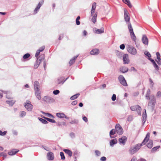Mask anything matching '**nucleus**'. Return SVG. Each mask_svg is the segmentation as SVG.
I'll return each instance as SVG.
<instances>
[{"label":"nucleus","instance_id":"nucleus-53","mask_svg":"<svg viewBox=\"0 0 161 161\" xmlns=\"http://www.w3.org/2000/svg\"><path fill=\"white\" fill-rule=\"evenodd\" d=\"M119 47L121 49L123 50L125 49V45L124 44H122L120 45Z\"/></svg>","mask_w":161,"mask_h":161},{"label":"nucleus","instance_id":"nucleus-39","mask_svg":"<svg viewBox=\"0 0 161 161\" xmlns=\"http://www.w3.org/2000/svg\"><path fill=\"white\" fill-rule=\"evenodd\" d=\"M26 113L24 111H22L20 112V116L21 117H23L26 115Z\"/></svg>","mask_w":161,"mask_h":161},{"label":"nucleus","instance_id":"nucleus-46","mask_svg":"<svg viewBox=\"0 0 161 161\" xmlns=\"http://www.w3.org/2000/svg\"><path fill=\"white\" fill-rule=\"evenodd\" d=\"M156 56H157V59H161V58H160V53H159V52H157L156 53Z\"/></svg>","mask_w":161,"mask_h":161},{"label":"nucleus","instance_id":"nucleus-26","mask_svg":"<svg viewBox=\"0 0 161 161\" xmlns=\"http://www.w3.org/2000/svg\"><path fill=\"white\" fill-rule=\"evenodd\" d=\"M147 147L150 148H151L153 146V141L151 140L149 141L148 143L147 144Z\"/></svg>","mask_w":161,"mask_h":161},{"label":"nucleus","instance_id":"nucleus-30","mask_svg":"<svg viewBox=\"0 0 161 161\" xmlns=\"http://www.w3.org/2000/svg\"><path fill=\"white\" fill-rule=\"evenodd\" d=\"M41 52L38 50L37 51L36 53L35 54V56L37 58V59H39L40 58V57H38L39 55H40V53Z\"/></svg>","mask_w":161,"mask_h":161},{"label":"nucleus","instance_id":"nucleus-43","mask_svg":"<svg viewBox=\"0 0 161 161\" xmlns=\"http://www.w3.org/2000/svg\"><path fill=\"white\" fill-rule=\"evenodd\" d=\"M159 147H160V146H157V147H154L152 149V152H153L156 151L159 148Z\"/></svg>","mask_w":161,"mask_h":161},{"label":"nucleus","instance_id":"nucleus-60","mask_svg":"<svg viewBox=\"0 0 161 161\" xmlns=\"http://www.w3.org/2000/svg\"><path fill=\"white\" fill-rule=\"evenodd\" d=\"M139 161H147L146 160L142 158H141L139 159Z\"/></svg>","mask_w":161,"mask_h":161},{"label":"nucleus","instance_id":"nucleus-1","mask_svg":"<svg viewBox=\"0 0 161 161\" xmlns=\"http://www.w3.org/2000/svg\"><path fill=\"white\" fill-rule=\"evenodd\" d=\"M150 137V133H147L146 137L141 144H137L135 146L130 147L129 152L131 154H133L137 152L140 148L141 146L145 145L149 140Z\"/></svg>","mask_w":161,"mask_h":161},{"label":"nucleus","instance_id":"nucleus-58","mask_svg":"<svg viewBox=\"0 0 161 161\" xmlns=\"http://www.w3.org/2000/svg\"><path fill=\"white\" fill-rule=\"evenodd\" d=\"M83 119L85 122H87L88 121L87 120V118L85 117V116H84V117H83Z\"/></svg>","mask_w":161,"mask_h":161},{"label":"nucleus","instance_id":"nucleus-50","mask_svg":"<svg viewBox=\"0 0 161 161\" xmlns=\"http://www.w3.org/2000/svg\"><path fill=\"white\" fill-rule=\"evenodd\" d=\"M45 48V47L44 46H42L38 50L40 51L41 52L43 51Z\"/></svg>","mask_w":161,"mask_h":161},{"label":"nucleus","instance_id":"nucleus-63","mask_svg":"<svg viewBox=\"0 0 161 161\" xmlns=\"http://www.w3.org/2000/svg\"><path fill=\"white\" fill-rule=\"evenodd\" d=\"M145 110V113H143L142 115V116L143 118L145 117V116L146 115V110L145 109H144Z\"/></svg>","mask_w":161,"mask_h":161},{"label":"nucleus","instance_id":"nucleus-17","mask_svg":"<svg viewBox=\"0 0 161 161\" xmlns=\"http://www.w3.org/2000/svg\"><path fill=\"white\" fill-rule=\"evenodd\" d=\"M19 151V150L17 149H13L10 151L8 152V154L10 155H13L16 154Z\"/></svg>","mask_w":161,"mask_h":161},{"label":"nucleus","instance_id":"nucleus-6","mask_svg":"<svg viewBox=\"0 0 161 161\" xmlns=\"http://www.w3.org/2000/svg\"><path fill=\"white\" fill-rule=\"evenodd\" d=\"M126 48L128 52L130 53L133 55L136 54L137 53L135 47H130V46L128 45L126 47Z\"/></svg>","mask_w":161,"mask_h":161},{"label":"nucleus","instance_id":"nucleus-18","mask_svg":"<svg viewBox=\"0 0 161 161\" xmlns=\"http://www.w3.org/2000/svg\"><path fill=\"white\" fill-rule=\"evenodd\" d=\"M35 95L39 100L41 99V92L40 90L35 91Z\"/></svg>","mask_w":161,"mask_h":161},{"label":"nucleus","instance_id":"nucleus-52","mask_svg":"<svg viewBox=\"0 0 161 161\" xmlns=\"http://www.w3.org/2000/svg\"><path fill=\"white\" fill-rule=\"evenodd\" d=\"M47 116L49 117L52 118H54L53 115L47 113Z\"/></svg>","mask_w":161,"mask_h":161},{"label":"nucleus","instance_id":"nucleus-5","mask_svg":"<svg viewBox=\"0 0 161 161\" xmlns=\"http://www.w3.org/2000/svg\"><path fill=\"white\" fill-rule=\"evenodd\" d=\"M130 109L132 111H136L138 114H141L142 108L138 105H136L130 107Z\"/></svg>","mask_w":161,"mask_h":161},{"label":"nucleus","instance_id":"nucleus-4","mask_svg":"<svg viewBox=\"0 0 161 161\" xmlns=\"http://www.w3.org/2000/svg\"><path fill=\"white\" fill-rule=\"evenodd\" d=\"M128 28L129 30L132 39L133 41L135 42L136 39V38L135 35V34L134 33L133 29L131 23H129Z\"/></svg>","mask_w":161,"mask_h":161},{"label":"nucleus","instance_id":"nucleus-16","mask_svg":"<svg viewBox=\"0 0 161 161\" xmlns=\"http://www.w3.org/2000/svg\"><path fill=\"white\" fill-rule=\"evenodd\" d=\"M99 53V50L97 49H93L90 52V54L92 55H97Z\"/></svg>","mask_w":161,"mask_h":161},{"label":"nucleus","instance_id":"nucleus-7","mask_svg":"<svg viewBox=\"0 0 161 161\" xmlns=\"http://www.w3.org/2000/svg\"><path fill=\"white\" fill-rule=\"evenodd\" d=\"M25 107L28 111H31L33 108V106L31 104L30 102L27 100L24 104Z\"/></svg>","mask_w":161,"mask_h":161},{"label":"nucleus","instance_id":"nucleus-13","mask_svg":"<svg viewBox=\"0 0 161 161\" xmlns=\"http://www.w3.org/2000/svg\"><path fill=\"white\" fill-rule=\"evenodd\" d=\"M126 140V137L125 136H123L121 138H120L119 140L120 143L122 144L123 145H125Z\"/></svg>","mask_w":161,"mask_h":161},{"label":"nucleus","instance_id":"nucleus-62","mask_svg":"<svg viewBox=\"0 0 161 161\" xmlns=\"http://www.w3.org/2000/svg\"><path fill=\"white\" fill-rule=\"evenodd\" d=\"M83 34L84 35V36H86L87 34V32L85 30L83 32Z\"/></svg>","mask_w":161,"mask_h":161},{"label":"nucleus","instance_id":"nucleus-64","mask_svg":"<svg viewBox=\"0 0 161 161\" xmlns=\"http://www.w3.org/2000/svg\"><path fill=\"white\" fill-rule=\"evenodd\" d=\"M79 106L80 107H82L83 106V104L82 103H80L79 104Z\"/></svg>","mask_w":161,"mask_h":161},{"label":"nucleus","instance_id":"nucleus-20","mask_svg":"<svg viewBox=\"0 0 161 161\" xmlns=\"http://www.w3.org/2000/svg\"><path fill=\"white\" fill-rule=\"evenodd\" d=\"M91 15L92 16V20L94 23H95L96 21L97 13H95L92 15L91 14Z\"/></svg>","mask_w":161,"mask_h":161},{"label":"nucleus","instance_id":"nucleus-45","mask_svg":"<svg viewBox=\"0 0 161 161\" xmlns=\"http://www.w3.org/2000/svg\"><path fill=\"white\" fill-rule=\"evenodd\" d=\"M145 55H147L149 58H150L151 57L150 54L148 52H146L144 53Z\"/></svg>","mask_w":161,"mask_h":161},{"label":"nucleus","instance_id":"nucleus-41","mask_svg":"<svg viewBox=\"0 0 161 161\" xmlns=\"http://www.w3.org/2000/svg\"><path fill=\"white\" fill-rule=\"evenodd\" d=\"M155 69L157 70H158L159 69V67L157 64L155 62L153 64Z\"/></svg>","mask_w":161,"mask_h":161},{"label":"nucleus","instance_id":"nucleus-29","mask_svg":"<svg viewBox=\"0 0 161 161\" xmlns=\"http://www.w3.org/2000/svg\"><path fill=\"white\" fill-rule=\"evenodd\" d=\"M44 118L47 121H48L50 122L53 123H55L56 122L53 119H50V118H46V117H44Z\"/></svg>","mask_w":161,"mask_h":161},{"label":"nucleus","instance_id":"nucleus-3","mask_svg":"<svg viewBox=\"0 0 161 161\" xmlns=\"http://www.w3.org/2000/svg\"><path fill=\"white\" fill-rule=\"evenodd\" d=\"M124 19L125 21L127 23L128 27H129V23H131L130 22V16L129 13L128 12L127 10L124 8Z\"/></svg>","mask_w":161,"mask_h":161},{"label":"nucleus","instance_id":"nucleus-48","mask_svg":"<svg viewBox=\"0 0 161 161\" xmlns=\"http://www.w3.org/2000/svg\"><path fill=\"white\" fill-rule=\"evenodd\" d=\"M95 153L97 156H99L100 154V152L98 150H96L95 151Z\"/></svg>","mask_w":161,"mask_h":161},{"label":"nucleus","instance_id":"nucleus-34","mask_svg":"<svg viewBox=\"0 0 161 161\" xmlns=\"http://www.w3.org/2000/svg\"><path fill=\"white\" fill-rule=\"evenodd\" d=\"M79 95L80 94L78 93L72 96V97H71V99L74 100L76 98L78 97Z\"/></svg>","mask_w":161,"mask_h":161},{"label":"nucleus","instance_id":"nucleus-56","mask_svg":"<svg viewBox=\"0 0 161 161\" xmlns=\"http://www.w3.org/2000/svg\"><path fill=\"white\" fill-rule=\"evenodd\" d=\"M77 103V101L76 100H75L72 102L71 104L73 105H76Z\"/></svg>","mask_w":161,"mask_h":161},{"label":"nucleus","instance_id":"nucleus-12","mask_svg":"<svg viewBox=\"0 0 161 161\" xmlns=\"http://www.w3.org/2000/svg\"><path fill=\"white\" fill-rule=\"evenodd\" d=\"M47 158L49 160H53L54 158L53 153L51 152L48 153L47 154Z\"/></svg>","mask_w":161,"mask_h":161},{"label":"nucleus","instance_id":"nucleus-36","mask_svg":"<svg viewBox=\"0 0 161 161\" xmlns=\"http://www.w3.org/2000/svg\"><path fill=\"white\" fill-rule=\"evenodd\" d=\"M30 54L27 53L25 54L23 57V58L24 59H26L29 58L30 57Z\"/></svg>","mask_w":161,"mask_h":161},{"label":"nucleus","instance_id":"nucleus-15","mask_svg":"<svg viewBox=\"0 0 161 161\" xmlns=\"http://www.w3.org/2000/svg\"><path fill=\"white\" fill-rule=\"evenodd\" d=\"M43 100L46 102H50L51 101H52L53 99L48 96H45L43 98Z\"/></svg>","mask_w":161,"mask_h":161},{"label":"nucleus","instance_id":"nucleus-55","mask_svg":"<svg viewBox=\"0 0 161 161\" xmlns=\"http://www.w3.org/2000/svg\"><path fill=\"white\" fill-rule=\"evenodd\" d=\"M106 160V158L105 157H102L100 158V160L101 161H105Z\"/></svg>","mask_w":161,"mask_h":161},{"label":"nucleus","instance_id":"nucleus-42","mask_svg":"<svg viewBox=\"0 0 161 161\" xmlns=\"http://www.w3.org/2000/svg\"><path fill=\"white\" fill-rule=\"evenodd\" d=\"M6 97L7 98L10 99H12V96H11L10 93H8L6 95Z\"/></svg>","mask_w":161,"mask_h":161},{"label":"nucleus","instance_id":"nucleus-33","mask_svg":"<svg viewBox=\"0 0 161 161\" xmlns=\"http://www.w3.org/2000/svg\"><path fill=\"white\" fill-rule=\"evenodd\" d=\"M63 78L61 77L60 79H58V84H59L61 83L63 84L64 82V81H63Z\"/></svg>","mask_w":161,"mask_h":161},{"label":"nucleus","instance_id":"nucleus-35","mask_svg":"<svg viewBox=\"0 0 161 161\" xmlns=\"http://www.w3.org/2000/svg\"><path fill=\"white\" fill-rule=\"evenodd\" d=\"M39 119L40 121L41 122H42L43 123L46 124L48 123V122L46 120L43 119L42 118H39Z\"/></svg>","mask_w":161,"mask_h":161},{"label":"nucleus","instance_id":"nucleus-24","mask_svg":"<svg viewBox=\"0 0 161 161\" xmlns=\"http://www.w3.org/2000/svg\"><path fill=\"white\" fill-rule=\"evenodd\" d=\"M123 1L130 8H131L132 7V5L129 0H123Z\"/></svg>","mask_w":161,"mask_h":161},{"label":"nucleus","instance_id":"nucleus-9","mask_svg":"<svg viewBox=\"0 0 161 161\" xmlns=\"http://www.w3.org/2000/svg\"><path fill=\"white\" fill-rule=\"evenodd\" d=\"M119 80L120 83L123 85L126 86L127 85L126 82L124 78V76L122 75H120L119 77Z\"/></svg>","mask_w":161,"mask_h":161},{"label":"nucleus","instance_id":"nucleus-44","mask_svg":"<svg viewBox=\"0 0 161 161\" xmlns=\"http://www.w3.org/2000/svg\"><path fill=\"white\" fill-rule=\"evenodd\" d=\"M7 132L6 131H4L3 132H2L1 130H0V135L2 136H5Z\"/></svg>","mask_w":161,"mask_h":161},{"label":"nucleus","instance_id":"nucleus-32","mask_svg":"<svg viewBox=\"0 0 161 161\" xmlns=\"http://www.w3.org/2000/svg\"><path fill=\"white\" fill-rule=\"evenodd\" d=\"M41 5L42 4L39 2L35 9V11L36 12V13L37 11L39 9Z\"/></svg>","mask_w":161,"mask_h":161},{"label":"nucleus","instance_id":"nucleus-19","mask_svg":"<svg viewBox=\"0 0 161 161\" xmlns=\"http://www.w3.org/2000/svg\"><path fill=\"white\" fill-rule=\"evenodd\" d=\"M34 86L35 91H36L38 90H40L39 88H40V86L38 81H35V82Z\"/></svg>","mask_w":161,"mask_h":161},{"label":"nucleus","instance_id":"nucleus-51","mask_svg":"<svg viewBox=\"0 0 161 161\" xmlns=\"http://www.w3.org/2000/svg\"><path fill=\"white\" fill-rule=\"evenodd\" d=\"M161 59H158L156 60L158 65H161Z\"/></svg>","mask_w":161,"mask_h":161},{"label":"nucleus","instance_id":"nucleus-23","mask_svg":"<svg viewBox=\"0 0 161 161\" xmlns=\"http://www.w3.org/2000/svg\"><path fill=\"white\" fill-rule=\"evenodd\" d=\"M120 71L123 73H125L128 71V69L125 66L122 67L120 68Z\"/></svg>","mask_w":161,"mask_h":161},{"label":"nucleus","instance_id":"nucleus-21","mask_svg":"<svg viewBox=\"0 0 161 161\" xmlns=\"http://www.w3.org/2000/svg\"><path fill=\"white\" fill-rule=\"evenodd\" d=\"M142 41L143 43L145 45H148V39L147 37L146 36H143L142 38Z\"/></svg>","mask_w":161,"mask_h":161},{"label":"nucleus","instance_id":"nucleus-49","mask_svg":"<svg viewBox=\"0 0 161 161\" xmlns=\"http://www.w3.org/2000/svg\"><path fill=\"white\" fill-rule=\"evenodd\" d=\"M53 93L55 95H57L59 93V91L58 90H55L53 91Z\"/></svg>","mask_w":161,"mask_h":161},{"label":"nucleus","instance_id":"nucleus-22","mask_svg":"<svg viewBox=\"0 0 161 161\" xmlns=\"http://www.w3.org/2000/svg\"><path fill=\"white\" fill-rule=\"evenodd\" d=\"M104 28L102 27L100 29H95V32L97 34H100L104 32Z\"/></svg>","mask_w":161,"mask_h":161},{"label":"nucleus","instance_id":"nucleus-10","mask_svg":"<svg viewBox=\"0 0 161 161\" xmlns=\"http://www.w3.org/2000/svg\"><path fill=\"white\" fill-rule=\"evenodd\" d=\"M41 56L42 57V58L41 59H39L37 60L36 63L35 64L34 67L35 69H36L38 67L41 61L43 59H44V55L43 54L42 55H41Z\"/></svg>","mask_w":161,"mask_h":161},{"label":"nucleus","instance_id":"nucleus-37","mask_svg":"<svg viewBox=\"0 0 161 161\" xmlns=\"http://www.w3.org/2000/svg\"><path fill=\"white\" fill-rule=\"evenodd\" d=\"M60 155L61 157V159L62 160H64L65 159V157L64 155V153L63 152H60Z\"/></svg>","mask_w":161,"mask_h":161},{"label":"nucleus","instance_id":"nucleus-8","mask_svg":"<svg viewBox=\"0 0 161 161\" xmlns=\"http://www.w3.org/2000/svg\"><path fill=\"white\" fill-rule=\"evenodd\" d=\"M115 130L117 133L119 135H122L123 133V130L119 124L116 125Z\"/></svg>","mask_w":161,"mask_h":161},{"label":"nucleus","instance_id":"nucleus-2","mask_svg":"<svg viewBox=\"0 0 161 161\" xmlns=\"http://www.w3.org/2000/svg\"><path fill=\"white\" fill-rule=\"evenodd\" d=\"M151 91L150 89H148L147 91L145 96L146 98L149 99V101L148 103V107L153 108L155 104L156 100L155 97L153 95L150 96Z\"/></svg>","mask_w":161,"mask_h":161},{"label":"nucleus","instance_id":"nucleus-59","mask_svg":"<svg viewBox=\"0 0 161 161\" xmlns=\"http://www.w3.org/2000/svg\"><path fill=\"white\" fill-rule=\"evenodd\" d=\"M149 60L152 62L153 64L154 63H155V62L154 60L152 58H149Z\"/></svg>","mask_w":161,"mask_h":161},{"label":"nucleus","instance_id":"nucleus-61","mask_svg":"<svg viewBox=\"0 0 161 161\" xmlns=\"http://www.w3.org/2000/svg\"><path fill=\"white\" fill-rule=\"evenodd\" d=\"M63 35H60L59 36V37L58 38L59 40H61L63 38Z\"/></svg>","mask_w":161,"mask_h":161},{"label":"nucleus","instance_id":"nucleus-38","mask_svg":"<svg viewBox=\"0 0 161 161\" xmlns=\"http://www.w3.org/2000/svg\"><path fill=\"white\" fill-rule=\"evenodd\" d=\"M78 56V55L75 56L73 57L72 59H71V64L74 63L75 62V59L77 58Z\"/></svg>","mask_w":161,"mask_h":161},{"label":"nucleus","instance_id":"nucleus-40","mask_svg":"<svg viewBox=\"0 0 161 161\" xmlns=\"http://www.w3.org/2000/svg\"><path fill=\"white\" fill-rule=\"evenodd\" d=\"M63 151L66 153L69 156H70V151L68 149H64Z\"/></svg>","mask_w":161,"mask_h":161},{"label":"nucleus","instance_id":"nucleus-14","mask_svg":"<svg viewBox=\"0 0 161 161\" xmlns=\"http://www.w3.org/2000/svg\"><path fill=\"white\" fill-rule=\"evenodd\" d=\"M96 7V3H92V10L91 11V14H93L95 13H97V12H95V9Z\"/></svg>","mask_w":161,"mask_h":161},{"label":"nucleus","instance_id":"nucleus-25","mask_svg":"<svg viewBox=\"0 0 161 161\" xmlns=\"http://www.w3.org/2000/svg\"><path fill=\"white\" fill-rule=\"evenodd\" d=\"M56 116L58 118H62L65 117V115L63 113H58L56 114Z\"/></svg>","mask_w":161,"mask_h":161},{"label":"nucleus","instance_id":"nucleus-31","mask_svg":"<svg viewBox=\"0 0 161 161\" xmlns=\"http://www.w3.org/2000/svg\"><path fill=\"white\" fill-rule=\"evenodd\" d=\"M116 131L114 129H112L110 132L109 134L111 137V136L113 135H114L116 132Z\"/></svg>","mask_w":161,"mask_h":161},{"label":"nucleus","instance_id":"nucleus-54","mask_svg":"<svg viewBox=\"0 0 161 161\" xmlns=\"http://www.w3.org/2000/svg\"><path fill=\"white\" fill-rule=\"evenodd\" d=\"M161 96V93L160 91L158 92L156 94V97H160Z\"/></svg>","mask_w":161,"mask_h":161},{"label":"nucleus","instance_id":"nucleus-11","mask_svg":"<svg viewBox=\"0 0 161 161\" xmlns=\"http://www.w3.org/2000/svg\"><path fill=\"white\" fill-rule=\"evenodd\" d=\"M123 61L124 64H128L129 62L128 55L125 54L123 56Z\"/></svg>","mask_w":161,"mask_h":161},{"label":"nucleus","instance_id":"nucleus-28","mask_svg":"<svg viewBox=\"0 0 161 161\" xmlns=\"http://www.w3.org/2000/svg\"><path fill=\"white\" fill-rule=\"evenodd\" d=\"M117 142V140L115 139H113L111 141L110 143L111 146H113L114 144H115Z\"/></svg>","mask_w":161,"mask_h":161},{"label":"nucleus","instance_id":"nucleus-47","mask_svg":"<svg viewBox=\"0 0 161 161\" xmlns=\"http://www.w3.org/2000/svg\"><path fill=\"white\" fill-rule=\"evenodd\" d=\"M116 95L115 94H113L112 97V100L113 101H114L116 99Z\"/></svg>","mask_w":161,"mask_h":161},{"label":"nucleus","instance_id":"nucleus-57","mask_svg":"<svg viewBox=\"0 0 161 161\" xmlns=\"http://www.w3.org/2000/svg\"><path fill=\"white\" fill-rule=\"evenodd\" d=\"M76 23L77 25H79L80 24V22L79 21V20L77 19H76Z\"/></svg>","mask_w":161,"mask_h":161},{"label":"nucleus","instance_id":"nucleus-27","mask_svg":"<svg viewBox=\"0 0 161 161\" xmlns=\"http://www.w3.org/2000/svg\"><path fill=\"white\" fill-rule=\"evenodd\" d=\"M15 101L14 100H7L6 101V103L10 105H12L15 103Z\"/></svg>","mask_w":161,"mask_h":161}]
</instances>
